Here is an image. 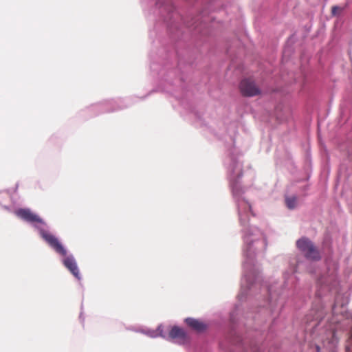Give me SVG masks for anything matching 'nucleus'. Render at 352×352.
<instances>
[{"label": "nucleus", "instance_id": "nucleus-1", "mask_svg": "<svg viewBox=\"0 0 352 352\" xmlns=\"http://www.w3.org/2000/svg\"><path fill=\"white\" fill-rule=\"evenodd\" d=\"M296 246L305 256L310 260L318 261L320 259V254L318 248L307 238L302 237L296 241Z\"/></svg>", "mask_w": 352, "mask_h": 352}, {"label": "nucleus", "instance_id": "nucleus-2", "mask_svg": "<svg viewBox=\"0 0 352 352\" xmlns=\"http://www.w3.org/2000/svg\"><path fill=\"white\" fill-rule=\"evenodd\" d=\"M240 92L245 97H253L261 94V89L250 78L242 80L239 85Z\"/></svg>", "mask_w": 352, "mask_h": 352}, {"label": "nucleus", "instance_id": "nucleus-3", "mask_svg": "<svg viewBox=\"0 0 352 352\" xmlns=\"http://www.w3.org/2000/svg\"><path fill=\"white\" fill-rule=\"evenodd\" d=\"M41 234L42 237L47 242V243L59 254L62 256H66L67 251L62 245V244L59 242L57 238H56L52 234L45 232L41 231Z\"/></svg>", "mask_w": 352, "mask_h": 352}, {"label": "nucleus", "instance_id": "nucleus-4", "mask_svg": "<svg viewBox=\"0 0 352 352\" xmlns=\"http://www.w3.org/2000/svg\"><path fill=\"white\" fill-rule=\"evenodd\" d=\"M168 337L179 344L184 343L187 340V336L184 330L177 326H174L170 329Z\"/></svg>", "mask_w": 352, "mask_h": 352}, {"label": "nucleus", "instance_id": "nucleus-5", "mask_svg": "<svg viewBox=\"0 0 352 352\" xmlns=\"http://www.w3.org/2000/svg\"><path fill=\"white\" fill-rule=\"evenodd\" d=\"M64 265L78 279H80L79 270L75 259L72 256H67L63 260Z\"/></svg>", "mask_w": 352, "mask_h": 352}, {"label": "nucleus", "instance_id": "nucleus-6", "mask_svg": "<svg viewBox=\"0 0 352 352\" xmlns=\"http://www.w3.org/2000/svg\"><path fill=\"white\" fill-rule=\"evenodd\" d=\"M16 214L19 218L23 220H41L38 215L28 208L19 209L16 211Z\"/></svg>", "mask_w": 352, "mask_h": 352}, {"label": "nucleus", "instance_id": "nucleus-7", "mask_svg": "<svg viewBox=\"0 0 352 352\" xmlns=\"http://www.w3.org/2000/svg\"><path fill=\"white\" fill-rule=\"evenodd\" d=\"M185 322L188 326L197 331H202L206 329V325L197 319L188 318L185 320Z\"/></svg>", "mask_w": 352, "mask_h": 352}, {"label": "nucleus", "instance_id": "nucleus-8", "mask_svg": "<svg viewBox=\"0 0 352 352\" xmlns=\"http://www.w3.org/2000/svg\"><path fill=\"white\" fill-rule=\"evenodd\" d=\"M297 197L295 196L286 197L285 202L286 206L289 209H294L297 206Z\"/></svg>", "mask_w": 352, "mask_h": 352}, {"label": "nucleus", "instance_id": "nucleus-9", "mask_svg": "<svg viewBox=\"0 0 352 352\" xmlns=\"http://www.w3.org/2000/svg\"><path fill=\"white\" fill-rule=\"evenodd\" d=\"M338 11H340V8L338 6H333L331 8V12L333 15H336L338 12Z\"/></svg>", "mask_w": 352, "mask_h": 352}]
</instances>
